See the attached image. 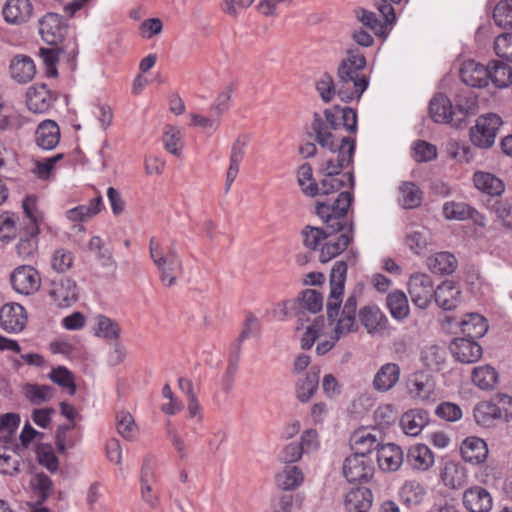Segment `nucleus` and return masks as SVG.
<instances>
[{
	"label": "nucleus",
	"instance_id": "32",
	"mask_svg": "<svg viewBox=\"0 0 512 512\" xmlns=\"http://www.w3.org/2000/svg\"><path fill=\"white\" fill-rule=\"evenodd\" d=\"M406 461L412 469L426 471L434 464V455L426 445L417 444L409 448Z\"/></svg>",
	"mask_w": 512,
	"mask_h": 512
},
{
	"label": "nucleus",
	"instance_id": "45",
	"mask_svg": "<svg viewBox=\"0 0 512 512\" xmlns=\"http://www.w3.org/2000/svg\"><path fill=\"white\" fill-rule=\"evenodd\" d=\"M400 498L408 506L420 504L425 495V487L416 480L406 481L400 489Z\"/></svg>",
	"mask_w": 512,
	"mask_h": 512
},
{
	"label": "nucleus",
	"instance_id": "51",
	"mask_svg": "<svg viewBox=\"0 0 512 512\" xmlns=\"http://www.w3.org/2000/svg\"><path fill=\"white\" fill-rule=\"evenodd\" d=\"M182 132L175 126H167L163 134L162 141L165 149L176 157L181 156V150L183 147Z\"/></svg>",
	"mask_w": 512,
	"mask_h": 512
},
{
	"label": "nucleus",
	"instance_id": "46",
	"mask_svg": "<svg viewBox=\"0 0 512 512\" xmlns=\"http://www.w3.org/2000/svg\"><path fill=\"white\" fill-rule=\"evenodd\" d=\"M499 408L490 401H482L474 408V418L478 425L490 427L495 420H499Z\"/></svg>",
	"mask_w": 512,
	"mask_h": 512
},
{
	"label": "nucleus",
	"instance_id": "64",
	"mask_svg": "<svg viewBox=\"0 0 512 512\" xmlns=\"http://www.w3.org/2000/svg\"><path fill=\"white\" fill-rule=\"evenodd\" d=\"M494 51L498 57L512 62V33H503L496 37Z\"/></svg>",
	"mask_w": 512,
	"mask_h": 512
},
{
	"label": "nucleus",
	"instance_id": "57",
	"mask_svg": "<svg viewBox=\"0 0 512 512\" xmlns=\"http://www.w3.org/2000/svg\"><path fill=\"white\" fill-rule=\"evenodd\" d=\"M443 215L448 220L463 221L468 219L470 206L464 202H446L442 208Z\"/></svg>",
	"mask_w": 512,
	"mask_h": 512
},
{
	"label": "nucleus",
	"instance_id": "28",
	"mask_svg": "<svg viewBox=\"0 0 512 512\" xmlns=\"http://www.w3.org/2000/svg\"><path fill=\"white\" fill-rule=\"evenodd\" d=\"M2 13L8 23L22 24L31 17L32 4L29 0H7Z\"/></svg>",
	"mask_w": 512,
	"mask_h": 512
},
{
	"label": "nucleus",
	"instance_id": "44",
	"mask_svg": "<svg viewBox=\"0 0 512 512\" xmlns=\"http://www.w3.org/2000/svg\"><path fill=\"white\" fill-rule=\"evenodd\" d=\"M487 68L489 71V81H491L495 87L505 88L512 83V69L506 63L491 61Z\"/></svg>",
	"mask_w": 512,
	"mask_h": 512
},
{
	"label": "nucleus",
	"instance_id": "24",
	"mask_svg": "<svg viewBox=\"0 0 512 512\" xmlns=\"http://www.w3.org/2000/svg\"><path fill=\"white\" fill-rule=\"evenodd\" d=\"M335 239L328 240L321 248L319 259L322 263L329 262L332 258L342 253L353 239V223L348 228L340 231Z\"/></svg>",
	"mask_w": 512,
	"mask_h": 512
},
{
	"label": "nucleus",
	"instance_id": "47",
	"mask_svg": "<svg viewBox=\"0 0 512 512\" xmlns=\"http://www.w3.org/2000/svg\"><path fill=\"white\" fill-rule=\"evenodd\" d=\"M25 397L34 405H40L49 401L53 396L55 389L48 385H38L28 383L23 388Z\"/></svg>",
	"mask_w": 512,
	"mask_h": 512
},
{
	"label": "nucleus",
	"instance_id": "43",
	"mask_svg": "<svg viewBox=\"0 0 512 512\" xmlns=\"http://www.w3.org/2000/svg\"><path fill=\"white\" fill-rule=\"evenodd\" d=\"M399 203L405 209H414L423 201L422 190L413 182H403L399 186Z\"/></svg>",
	"mask_w": 512,
	"mask_h": 512
},
{
	"label": "nucleus",
	"instance_id": "63",
	"mask_svg": "<svg viewBox=\"0 0 512 512\" xmlns=\"http://www.w3.org/2000/svg\"><path fill=\"white\" fill-rule=\"evenodd\" d=\"M73 260L74 257L71 251L59 248L53 253L51 265L56 272L65 273L72 267Z\"/></svg>",
	"mask_w": 512,
	"mask_h": 512
},
{
	"label": "nucleus",
	"instance_id": "62",
	"mask_svg": "<svg viewBox=\"0 0 512 512\" xmlns=\"http://www.w3.org/2000/svg\"><path fill=\"white\" fill-rule=\"evenodd\" d=\"M316 89L321 99L324 102H329L335 94L338 95V81L334 82L332 76L328 73H325L317 81Z\"/></svg>",
	"mask_w": 512,
	"mask_h": 512
},
{
	"label": "nucleus",
	"instance_id": "55",
	"mask_svg": "<svg viewBox=\"0 0 512 512\" xmlns=\"http://www.w3.org/2000/svg\"><path fill=\"white\" fill-rule=\"evenodd\" d=\"M30 485L37 497L38 503L44 502L50 496L53 488L52 480L44 473H39L32 477Z\"/></svg>",
	"mask_w": 512,
	"mask_h": 512
},
{
	"label": "nucleus",
	"instance_id": "52",
	"mask_svg": "<svg viewBox=\"0 0 512 512\" xmlns=\"http://www.w3.org/2000/svg\"><path fill=\"white\" fill-rule=\"evenodd\" d=\"M118 433L128 441H134L138 435V428L133 416L129 412H119L116 417Z\"/></svg>",
	"mask_w": 512,
	"mask_h": 512
},
{
	"label": "nucleus",
	"instance_id": "41",
	"mask_svg": "<svg viewBox=\"0 0 512 512\" xmlns=\"http://www.w3.org/2000/svg\"><path fill=\"white\" fill-rule=\"evenodd\" d=\"M429 270L436 274H451L457 267L455 256L449 252H439L427 259Z\"/></svg>",
	"mask_w": 512,
	"mask_h": 512
},
{
	"label": "nucleus",
	"instance_id": "34",
	"mask_svg": "<svg viewBox=\"0 0 512 512\" xmlns=\"http://www.w3.org/2000/svg\"><path fill=\"white\" fill-rule=\"evenodd\" d=\"M344 505L348 512H368L372 505V493L365 487L352 489L346 494Z\"/></svg>",
	"mask_w": 512,
	"mask_h": 512
},
{
	"label": "nucleus",
	"instance_id": "17",
	"mask_svg": "<svg viewBox=\"0 0 512 512\" xmlns=\"http://www.w3.org/2000/svg\"><path fill=\"white\" fill-rule=\"evenodd\" d=\"M39 32L47 44L57 45L65 38L67 25L62 16L50 12L39 20Z\"/></svg>",
	"mask_w": 512,
	"mask_h": 512
},
{
	"label": "nucleus",
	"instance_id": "30",
	"mask_svg": "<svg viewBox=\"0 0 512 512\" xmlns=\"http://www.w3.org/2000/svg\"><path fill=\"white\" fill-rule=\"evenodd\" d=\"M429 422V414L423 409H411L405 412L400 425L403 432L409 436H417Z\"/></svg>",
	"mask_w": 512,
	"mask_h": 512
},
{
	"label": "nucleus",
	"instance_id": "4",
	"mask_svg": "<svg viewBox=\"0 0 512 512\" xmlns=\"http://www.w3.org/2000/svg\"><path fill=\"white\" fill-rule=\"evenodd\" d=\"M366 66L363 54L348 51V57L343 59L337 69L338 96L344 102L359 99L367 89L369 81L361 71Z\"/></svg>",
	"mask_w": 512,
	"mask_h": 512
},
{
	"label": "nucleus",
	"instance_id": "20",
	"mask_svg": "<svg viewBox=\"0 0 512 512\" xmlns=\"http://www.w3.org/2000/svg\"><path fill=\"white\" fill-rule=\"evenodd\" d=\"M449 349L457 361L465 364L477 362L483 353L481 346L475 340L463 337L455 338Z\"/></svg>",
	"mask_w": 512,
	"mask_h": 512
},
{
	"label": "nucleus",
	"instance_id": "23",
	"mask_svg": "<svg viewBox=\"0 0 512 512\" xmlns=\"http://www.w3.org/2000/svg\"><path fill=\"white\" fill-rule=\"evenodd\" d=\"M358 318L369 334L381 332L388 327V319L377 305H366L359 310Z\"/></svg>",
	"mask_w": 512,
	"mask_h": 512
},
{
	"label": "nucleus",
	"instance_id": "48",
	"mask_svg": "<svg viewBox=\"0 0 512 512\" xmlns=\"http://www.w3.org/2000/svg\"><path fill=\"white\" fill-rule=\"evenodd\" d=\"M302 481L303 474L301 470L296 466H287L276 476L278 487L286 491L297 488L302 483Z\"/></svg>",
	"mask_w": 512,
	"mask_h": 512
},
{
	"label": "nucleus",
	"instance_id": "11",
	"mask_svg": "<svg viewBox=\"0 0 512 512\" xmlns=\"http://www.w3.org/2000/svg\"><path fill=\"white\" fill-rule=\"evenodd\" d=\"M332 152L337 153L336 158L327 160L320 169V172L323 176H343L344 173H341V170L352 162L355 152V140L350 137H342L337 147Z\"/></svg>",
	"mask_w": 512,
	"mask_h": 512
},
{
	"label": "nucleus",
	"instance_id": "13",
	"mask_svg": "<svg viewBox=\"0 0 512 512\" xmlns=\"http://www.w3.org/2000/svg\"><path fill=\"white\" fill-rule=\"evenodd\" d=\"M48 294L58 307L67 308L78 301L79 288L73 279L60 277L50 281Z\"/></svg>",
	"mask_w": 512,
	"mask_h": 512
},
{
	"label": "nucleus",
	"instance_id": "1",
	"mask_svg": "<svg viewBox=\"0 0 512 512\" xmlns=\"http://www.w3.org/2000/svg\"><path fill=\"white\" fill-rule=\"evenodd\" d=\"M347 274V263L343 260L335 262L330 273V295L327 301V319L330 323L337 322L335 327L336 340L342 335L356 330V311L358 299L362 295L361 289L353 290L347 297L341 314V297Z\"/></svg>",
	"mask_w": 512,
	"mask_h": 512
},
{
	"label": "nucleus",
	"instance_id": "56",
	"mask_svg": "<svg viewBox=\"0 0 512 512\" xmlns=\"http://www.w3.org/2000/svg\"><path fill=\"white\" fill-rule=\"evenodd\" d=\"M49 378L57 385L68 388L69 394L74 395L76 392V385L74 383L73 374L64 366H59L52 369Z\"/></svg>",
	"mask_w": 512,
	"mask_h": 512
},
{
	"label": "nucleus",
	"instance_id": "12",
	"mask_svg": "<svg viewBox=\"0 0 512 512\" xmlns=\"http://www.w3.org/2000/svg\"><path fill=\"white\" fill-rule=\"evenodd\" d=\"M383 432L377 428H360L351 437V448L354 454L370 457L373 450L378 451L383 445Z\"/></svg>",
	"mask_w": 512,
	"mask_h": 512
},
{
	"label": "nucleus",
	"instance_id": "15",
	"mask_svg": "<svg viewBox=\"0 0 512 512\" xmlns=\"http://www.w3.org/2000/svg\"><path fill=\"white\" fill-rule=\"evenodd\" d=\"M374 474V465L370 457L352 454L343 464V475L349 483L368 481Z\"/></svg>",
	"mask_w": 512,
	"mask_h": 512
},
{
	"label": "nucleus",
	"instance_id": "50",
	"mask_svg": "<svg viewBox=\"0 0 512 512\" xmlns=\"http://www.w3.org/2000/svg\"><path fill=\"white\" fill-rule=\"evenodd\" d=\"M95 335L109 340H118L120 327L117 322L105 315H98L95 318Z\"/></svg>",
	"mask_w": 512,
	"mask_h": 512
},
{
	"label": "nucleus",
	"instance_id": "8",
	"mask_svg": "<svg viewBox=\"0 0 512 512\" xmlns=\"http://www.w3.org/2000/svg\"><path fill=\"white\" fill-rule=\"evenodd\" d=\"M429 113L436 123H448L456 128L465 124L468 117L467 109L461 105L453 107L450 99L443 94H437L431 99Z\"/></svg>",
	"mask_w": 512,
	"mask_h": 512
},
{
	"label": "nucleus",
	"instance_id": "37",
	"mask_svg": "<svg viewBox=\"0 0 512 512\" xmlns=\"http://www.w3.org/2000/svg\"><path fill=\"white\" fill-rule=\"evenodd\" d=\"M473 182L478 190L491 196H500L505 190L504 182L488 172H475Z\"/></svg>",
	"mask_w": 512,
	"mask_h": 512
},
{
	"label": "nucleus",
	"instance_id": "27",
	"mask_svg": "<svg viewBox=\"0 0 512 512\" xmlns=\"http://www.w3.org/2000/svg\"><path fill=\"white\" fill-rule=\"evenodd\" d=\"M461 291L453 282L446 280L435 289L434 300L443 310H452L460 302Z\"/></svg>",
	"mask_w": 512,
	"mask_h": 512
},
{
	"label": "nucleus",
	"instance_id": "61",
	"mask_svg": "<svg viewBox=\"0 0 512 512\" xmlns=\"http://www.w3.org/2000/svg\"><path fill=\"white\" fill-rule=\"evenodd\" d=\"M302 308L308 310L311 313L319 312L323 307L322 295L313 289H306L301 293L298 298Z\"/></svg>",
	"mask_w": 512,
	"mask_h": 512
},
{
	"label": "nucleus",
	"instance_id": "16",
	"mask_svg": "<svg viewBox=\"0 0 512 512\" xmlns=\"http://www.w3.org/2000/svg\"><path fill=\"white\" fill-rule=\"evenodd\" d=\"M10 281L14 290L24 295L36 292L41 284L38 271L29 265L17 267L11 274Z\"/></svg>",
	"mask_w": 512,
	"mask_h": 512
},
{
	"label": "nucleus",
	"instance_id": "22",
	"mask_svg": "<svg viewBox=\"0 0 512 512\" xmlns=\"http://www.w3.org/2000/svg\"><path fill=\"white\" fill-rule=\"evenodd\" d=\"M460 77L466 85L474 88H483L489 83V71L487 66L474 60H468L462 64Z\"/></svg>",
	"mask_w": 512,
	"mask_h": 512
},
{
	"label": "nucleus",
	"instance_id": "40",
	"mask_svg": "<svg viewBox=\"0 0 512 512\" xmlns=\"http://www.w3.org/2000/svg\"><path fill=\"white\" fill-rule=\"evenodd\" d=\"M386 305L391 316L396 320H403L409 316V304L406 294L401 290H395L386 297Z\"/></svg>",
	"mask_w": 512,
	"mask_h": 512
},
{
	"label": "nucleus",
	"instance_id": "38",
	"mask_svg": "<svg viewBox=\"0 0 512 512\" xmlns=\"http://www.w3.org/2000/svg\"><path fill=\"white\" fill-rule=\"evenodd\" d=\"M36 72L33 60L25 55L15 56L10 64V73L13 79L26 83L34 77Z\"/></svg>",
	"mask_w": 512,
	"mask_h": 512
},
{
	"label": "nucleus",
	"instance_id": "7",
	"mask_svg": "<svg viewBox=\"0 0 512 512\" xmlns=\"http://www.w3.org/2000/svg\"><path fill=\"white\" fill-rule=\"evenodd\" d=\"M375 5L384 21H381L374 12L364 8L355 9V16L359 22L369 28L376 36L385 39L389 34L387 26L392 25L396 21L395 10L387 3V0H376Z\"/></svg>",
	"mask_w": 512,
	"mask_h": 512
},
{
	"label": "nucleus",
	"instance_id": "5",
	"mask_svg": "<svg viewBox=\"0 0 512 512\" xmlns=\"http://www.w3.org/2000/svg\"><path fill=\"white\" fill-rule=\"evenodd\" d=\"M149 254L155 265L159 280L165 287L177 285L179 277L183 274V261L175 241L164 245L155 237L149 240Z\"/></svg>",
	"mask_w": 512,
	"mask_h": 512
},
{
	"label": "nucleus",
	"instance_id": "6",
	"mask_svg": "<svg viewBox=\"0 0 512 512\" xmlns=\"http://www.w3.org/2000/svg\"><path fill=\"white\" fill-rule=\"evenodd\" d=\"M353 201V195L349 191L338 193L336 198L318 199L316 202L317 215L328 224L331 231H342L348 228L346 215Z\"/></svg>",
	"mask_w": 512,
	"mask_h": 512
},
{
	"label": "nucleus",
	"instance_id": "9",
	"mask_svg": "<svg viewBox=\"0 0 512 512\" xmlns=\"http://www.w3.org/2000/svg\"><path fill=\"white\" fill-rule=\"evenodd\" d=\"M501 118L494 113L480 116L474 127L470 129L471 142L479 148H489L493 145Z\"/></svg>",
	"mask_w": 512,
	"mask_h": 512
},
{
	"label": "nucleus",
	"instance_id": "39",
	"mask_svg": "<svg viewBox=\"0 0 512 512\" xmlns=\"http://www.w3.org/2000/svg\"><path fill=\"white\" fill-rule=\"evenodd\" d=\"M471 378L481 390H493L498 384L499 374L494 367L483 365L473 369Z\"/></svg>",
	"mask_w": 512,
	"mask_h": 512
},
{
	"label": "nucleus",
	"instance_id": "60",
	"mask_svg": "<svg viewBox=\"0 0 512 512\" xmlns=\"http://www.w3.org/2000/svg\"><path fill=\"white\" fill-rule=\"evenodd\" d=\"M36 455L40 465L44 466L50 472L57 471L59 461L50 445L39 444L36 448Z\"/></svg>",
	"mask_w": 512,
	"mask_h": 512
},
{
	"label": "nucleus",
	"instance_id": "10",
	"mask_svg": "<svg viewBox=\"0 0 512 512\" xmlns=\"http://www.w3.org/2000/svg\"><path fill=\"white\" fill-rule=\"evenodd\" d=\"M354 184V176L351 172L344 173L343 176L324 175L319 183L311 182V184H308L307 188L304 189V194L324 199L345 186L353 188Z\"/></svg>",
	"mask_w": 512,
	"mask_h": 512
},
{
	"label": "nucleus",
	"instance_id": "35",
	"mask_svg": "<svg viewBox=\"0 0 512 512\" xmlns=\"http://www.w3.org/2000/svg\"><path fill=\"white\" fill-rule=\"evenodd\" d=\"M320 368L312 366L305 377L299 381L296 387V397L300 402H308L319 386Z\"/></svg>",
	"mask_w": 512,
	"mask_h": 512
},
{
	"label": "nucleus",
	"instance_id": "26",
	"mask_svg": "<svg viewBox=\"0 0 512 512\" xmlns=\"http://www.w3.org/2000/svg\"><path fill=\"white\" fill-rule=\"evenodd\" d=\"M460 453L465 462L478 465L487 459V444L481 438L468 437L462 442Z\"/></svg>",
	"mask_w": 512,
	"mask_h": 512
},
{
	"label": "nucleus",
	"instance_id": "31",
	"mask_svg": "<svg viewBox=\"0 0 512 512\" xmlns=\"http://www.w3.org/2000/svg\"><path fill=\"white\" fill-rule=\"evenodd\" d=\"M441 480L445 486L459 489L468 483V472L460 463L448 461L442 469Z\"/></svg>",
	"mask_w": 512,
	"mask_h": 512
},
{
	"label": "nucleus",
	"instance_id": "29",
	"mask_svg": "<svg viewBox=\"0 0 512 512\" xmlns=\"http://www.w3.org/2000/svg\"><path fill=\"white\" fill-rule=\"evenodd\" d=\"M37 145L43 150H52L60 140V129L53 120L42 121L35 132Z\"/></svg>",
	"mask_w": 512,
	"mask_h": 512
},
{
	"label": "nucleus",
	"instance_id": "3",
	"mask_svg": "<svg viewBox=\"0 0 512 512\" xmlns=\"http://www.w3.org/2000/svg\"><path fill=\"white\" fill-rule=\"evenodd\" d=\"M324 116L325 120L319 113L315 112L311 128L317 143L323 148L334 151L343 137L335 132L342 125L346 131L355 133L357 131V114L350 107L335 106L333 109H326Z\"/></svg>",
	"mask_w": 512,
	"mask_h": 512
},
{
	"label": "nucleus",
	"instance_id": "54",
	"mask_svg": "<svg viewBox=\"0 0 512 512\" xmlns=\"http://www.w3.org/2000/svg\"><path fill=\"white\" fill-rule=\"evenodd\" d=\"M39 233L38 226L31 227L29 236L20 239L16 246L18 255L24 260L32 258L37 251V235Z\"/></svg>",
	"mask_w": 512,
	"mask_h": 512
},
{
	"label": "nucleus",
	"instance_id": "58",
	"mask_svg": "<svg viewBox=\"0 0 512 512\" xmlns=\"http://www.w3.org/2000/svg\"><path fill=\"white\" fill-rule=\"evenodd\" d=\"M493 19L499 27L512 28V0H502L496 5Z\"/></svg>",
	"mask_w": 512,
	"mask_h": 512
},
{
	"label": "nucleus",
	"instance_id": "19",
	"mask_svg": "<svg viewBox=\"0 0 512 512\" xmlns=\"http://www.w3.org/2000/svg\"><path fill=\"white\" fill-rule=\"evenodd\" d=\"M462 503L469 512H490L493 498L487 489L474 485L464 491Z\"/></svg>",
	"mask_w": 512,
	"mask_h": 512
},
{
	"label": "nucleus",
	"instance_id": "53",
	"mask_svg": "<svg viewBox=\"0 0 512 512\" xmlns=\"http://www.w3.org/2000/svg\"><path fill=\"white\" fill-rule=\"evenodd\" d=\"M421 358L432 370H439L445 363L446 350L438 345H431L422 351Z\"/></svg>",
	"mask_w": 512,
	"mask_h": 512
},
{
	"label": "nucleus",
	"instance_id": "14",
	"mask_svg": "<svg viewBox=\"0 0 512 512\" xmlns=\"http://www.w3.org/2000/svg\"><path fill=\"white\" fill-rule=\"evenodd\" d=\"M408 292L414 305L425 309L434 298V285L429 275L414 273L408 281Z\"/></svg>",
	"mask_w": 512,
	"mask_h": 512
},
{
	"label": "nucleus",
	"instance_id": "42",
	"mask_svg": "<svg viewBox=\"0 0 512 512\" xmlns=\"http://www.w3.org/2000/svg\"><path fill=\"white\" fill-rule=\"evenodd\" d=\"M405 243L415 254L423 253L431 243V232L425 227H417L406 233Z\"/></svg>",
	"mask_w": 512,
	"mask_h": 512
},
{
	"label": "nucleus",
	"instance_id": "2",
	"mask_svg": "<svg viewBox=\"0 0 512 512\" xmlns=\"http://www.w3.org/2000/svg\"><path fill=\"white\" fill-rule=\"evenodd\" d=\"M324 116L325 120L319 113L315 112L311 128L317 143L323 148L334 151L343 137L335 132L342 125L346 131L355 133L357 131V114L350 107L335 106L333 109H326Z\"/></svg>",
	"mask_w": 512,
	"mask_h": 512
},
{
	"label": "nucleus",
	"instance_id": "36",
	"mask_svg": "<svg viewBox=\"0 0 512 512\" xmlns=\"http://www.w3.org/2000/svg\"><path fill=\"white\" fill-rule=\"evenodd\" d=\"M463 338L476 340L483 337L487 330L488 324L486 319L478 313H470L460 322Z\"/></svg>",
	"mask_w": 512,
	"mask_h": 512
},
{
	"label": "nucleus",
	"instance_id": "49",
	"mask_svg": "<svg viewBox=\"0 0 512 512\" xmlns=\"http://www.w3.org/2000/svg\"><path fill=\"white\" fill-rule=\"evenodd\" d=\"M338 232L331 231V228L328 229V224L325 228L306 226L302 231L303 243L307 248L315 250L321 240L332 237Z\"/></svg>",
	"mask_w": 512,
	"mask_h": 512
},
{
	"label": "nucleus",
	"instance_id": "33",
	"mask_svg": "<svg viewBox=\"0 0 512 512\" xmlns=\"http://www.w3.org/2000/svg\"><path fill=\"white\" fill-rule=\"evenodd\" d=\"M400 377V367L396 363H386L376 373L373 386L377 391L387 392L392 389Z\"/></svg>",
	"mask_w": 512,
	"mask_h": 512
},
{
	"label": "nucleus",
	"instance_id": "18",
	"mask_svg": "<svg viewBox=\"0 0 512 512\" xmlns=\"http://www.w3.org/2000/svg\"><path fill=\"white\" fill-rule=\"evenodd\" d=\"M27 323L24 307L18 303L5 304L0 309V326L9 333L22 331Z\"/></svg>",
	"mask_w": 512,
	"mask_h": 512
},
{
	"label": "nucleus",
	"instance_id": "59",
	"mask_svg": "<svg viewBox=\"0 0 512 512\" xmlns=\"http://www.w3.org/2000/svg\"><path fill=\"white\" fill-rule=\"evenodd\" d=\"M20 424V416L16 413H6L0 416V440L8 442Z\"/></svg>",
	"mask_w": 512,
	"mask_h": 512
},
{
	"label": "nucleus",
	"instance_id": "25",
	"mask_svg": "<svg viewBox=\"0 0 512 512\" xmlns=\"http://www.w3.org/2000/svg\"><path fill=\"white\" fill-rule=\"evenodd\" d=\"M403 451L395 444H383L376 452V460L381 470L394 472L403 463Z\"/></svg>",
	"mask_w": 512,
	"mask_h": 512
},
{
	"label": "nucleus",
	"instance_id": "21",
	"mask_svg": "<svg viewBox=\"0 0 512 512\" xmlns=\"http://www.w3.org/2000/svg\"><path fill=\"white\" fill-rule=\"evenodd\" d=\"M54 101L55 98L45 84L33 85L26 92L27 107L36 114L46 113Z\"/></svg>",
	"mask_w": 512,
	"mask_h": 512
}]
</instances>
